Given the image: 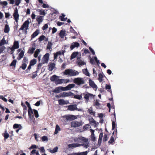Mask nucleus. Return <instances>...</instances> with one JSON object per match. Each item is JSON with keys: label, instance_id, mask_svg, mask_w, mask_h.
Masks as SVG:
<instances>
[{"label": "nucleus", "instance_id": "obj_1", "mask_svg": "<svg viewBox=\"0 0 155 155\" xmlns=\"http://www.w3.org/2000/svg\"><path fill=\"white\" fill-rule=\"evenodd\" d=\"M74 140L75 142L81 143L83 142V143L81 144V146H83L85 148H88L89 146V143L88 142V139L84 137L81 136L75 137L74 138Z\"/></svg>", "mask_w": 155, "mask_h": 155}, {"label": "nucleus", "instance_id": "obj_2", "mask_svg": "<svg viewBox=\"0 0 155 155\" xmlns=\"http://www.w3.org/2000/svg\"><path fill=\"white\" fill-rule=\"evenodd\" d=\"M79 74V72L78 71L73 69H66L64 72V74L65 75L71 77L78 75Z\"/></svg>", "mask_w": 155, "mask_h": 155}, {"label": "nucleus", "instance_id": "obj_3", "mask_svg": "<svg viewBox=\"0 0 155 155\" xmlns=\"http://www.w3.org/2000/svg\"><path fill=\"white\" fill-rule=\"evenodd\" d=\"M84 98L85 99V102L87 103L90 99H91L93 98L95 95L92 94L88 93V92H86L84 94Z\"/></svg>", "mask_w": 155, "mask_h": 155}, {"label": "nucleus", "instance_id": "obj_4", "mask_svg": "<svg viewBox=\"0 0 155 155\" xmlns=\"http://www.w3.org/2000/svg\"><path fill=\"white\" fill-rule=\"evenodd\" d=\"M29 119L30 121L29 123H35L33 118H34L33 112L31 108L28 109V110Z\"/></svg>", "mask_w": 155, "mask_h": 155}, {"label": "nucleus", "instance_id": "obj_5", "mask_svg": "<svg viewBox=\"0 0 155 155\" xmlns=\"http://www.w3.org/2000/svg\"><path fill=\"white\" fill-rule=\"evenodd\" d=\"M30 22L28 20H27L25 21L23 24L22 25L21 28L19 29V31L25 30L26 32L27 30L28 29L29 25Z\"/></svg>", "mask_w": 155, "mask_h": 155}, {"label": "nucleus", "instance_id": "obj_6", "mask_svg": "<svg viewBox=\"0 0 155 155\" xmlns=\"http://www.w3.org/2000/svg\"><path fill=\"white\" fill-rule=\"evenodd\" d=\"M73 81L74 83L79 85L84 84V79L81 78H75Z\"/></svg>", "mask_w": 155, "mask_h": 155}, {"label": "nucleus", "instance_id": "obj_7", "mask_svg": "<svg viewBox=\"0 0 155 155\" xmlns=\"http://www.w3.org/2000/svg\"><path fill=\"white\" fill-rule=\"evenodd\" d=\"M61 117L64 118L67 120H72L76 119L77 116L74 115H65Z\"/></svg>", "mask_w": 155, "mask_h": 155}, {"label": "nucleus", "instance_id": "obj_8", "mask_svg": "<svg viewBox=\"0 0 155 155\" xmlns=\"http://www.w3.org/2000/svg\"><path fill=\"white\" fill-rule=\"evenodd\" d=\"M13 16L16 22L18 23L19 19V15L18 13V10L17 8H15Z\"/></svg>", "mask_w": 155, "mask_h": 155}, {"label": "nucleus", "instance_id": "obj_9", "mask_svg": "<svg viewBox=\"0 0 155 155\" xmlns=\"http://www.w3.org/2000/svg\"><path fill=\"white\" fill-rule=\"evenodd\" d=\"M70 81L67 79H60L59 77L58 79L55 83L56 84H61L63 83H66L69 82Z\"/></svg>", "mask_w": 155, "mask_h": 155}, {"label": "nucleus", "instance_id": "obj_10", "mask_svg": "<svg viewBox=\"0 0 155 155\" xmlns=\"http://www.w3.org/2000/svg\"><path fill=\"white\" fill-rule=\"evenodd\" d=\"M49 53H46L43 57L42 60V63L43 64L48 62L49 59Z\"/></svg>", "mask_w": 155, "mask_h": 155}, {"label": "nucleus", "instance_id": "obj_11", "mask_svg": "<svg viewBox=\"0 0 155 155\" xmlns=\"http://www.w3.org/2000/svg\"><path fill=\"white\" fill-rule=\"evenodd\" d=\"M82 124L81 122L76 121H72L71 123V126L73 127H80Z\"/></svg>", "mask_w": 155, "mask_h": 155}, {"label": "nucleus", "instance_id": "obj_12", "mask_svg": "<svg viewBox=\"0 0 155 155\" xmlns=\"http://www.w3.org/2000/svg\"><path fill=\"white\" fill-rule=\"evenodd\" d=\"M81 54H80L79 56L77 57V63L79 66L83 65L85 64L84 61L81 59Z\"/></svg>", "mask_w": 155, "mask_h": 155}, {"label": "nucleus", "instance_id": "obj_13", "mask_svg": "<svg viewBox=\"0 0 155 155\" xmlns=\"http://www.w3.org/2000/svg\"><path fill=\"white\" fill-rule=\"evenodd\" d=\"M73 93L71 92H64L60 94L61 97L71 96L73 94Z\"/></svg>", "mask_w": 155, "mask_h": 155}, {"label": "nucleus", "instance_id": "obj_14", "mask_svg": "<svg viewBox=\"0 0 155 155\" xmlns=\"http://www.w3.org/2000/svg\"><path fill=\"white\" fill-rule=\"evenodd\" d=\"M65 91L64 87H56L53 91V92L58 93L61 92L62 91Z\"/></svg>", "mask_w": 155, "mask_h": 155}, {"label": "nucleus", "instance_id": "obj_15", "mask_svg": "<svg viewBox=\"0 0 155 155\" xmlns=\"http://www.w3.org/2000/svg\"><path fill=\"white\" fill-rule=\"evenodd\" d=\"M80 46V44L77 42H74L71 44L70 49L72 50L75 48H78Z\"/></svg>", "mask_w": 155, "mask_h": 155}, {"label": "nucleus", "instance_id": "obj_16", "mask_svg": "<svg viewBox=\"0 0 155 155\" xmlns=\"http://www.w3.org/2000/svg\"><path fill=\"white\" fill-rule=\"evenodd\" d=\"M68 107V110L71 111H74L77 109V106L75 104L69 105Z\"/></svg>", "mask_w": 155, "mask_h": 155}, {"label": "nucleus", "instance_id": "obj_17", "mask_svg": "<svg viewBox=\"0 0 155 155\" xmlns=\"http://www.w3.org/2000/svg\"><path fill=\"white\" fill-rule=\"evenodd\" d=\"M81 146V145L77 143L69 144L68 145V147L70 148H74L76 147H80Z\"/></svg>", "mask_w": 155, "mask_h": 155}, {"label": "nucleus", "instance_id": "obj_18", "mask_svg": "<svg viewBox=\"0 0 155 155\" xmlns=\"http://www.w3.org/2000/svg\"><path fill=\"white\" fill-rule=\"evenodd\" d=\"M80 54H81V53L78 52H73L71 55V59L72 60L73 59H74L76 57L77 58L78 56H79Z\"/></svg>", "mask_w": 155, "mask_h": 155}, {"label": "nucleus", "instance_id": "obj_19", "mask_svg": "<svg viewBox=\"0 0 155 155\" xmlns=\"http://www.w3.org/2000/svg\"><path fill=\"white\" fill-rule=\"evenodd\" d=\"M89 81L90 86L94 89L95 88L96 89L97 88V86L94 82L91 79H89Z\"/></svg>", "mask_w": 155, "mask_h": 155}, {"label": "nucleus", "instance_id": "obj_20", "mask_svg": "<svg viewBox=\"0 0 155 155\" xmlns=\"http://www.w3.org/2000/svg\"><path fill=\"white\" fill-rule=\"evenodd\" d=\"M43 16L40 15L38 16L36 18V21L38 25L40 24L43 21Z\"/></svg>", "mask_w": 155, "mask_h": 155}, {"label": "nucleus", "instance_id": "obj_21", "mask_svg": "<svg viewBox=\"0 0 155 155\" xmlns=\"http://www.w3.org/2000/svg\"><path fill=\"white\" fill-rule=\"evenodd\" d=\"M75 86L74 84H71L68 85L67 86L64 87L65 91H68L70 90L71 88H73Z\"/></svg>", "mask_w": 155, "mask_h": 155}, {"label": "nucleus", "instance_id": "obj_22", "mask_svg": "<svg viewBox=\"0 0 155 155\" xmlns=\"http://www.w3.org/2000/svg\"><path fill=\"white\" fill-rule=\"evenodd\" d=\"M87 151H86L82 152H78L71 153L69 155H87Z\"/></svg>", "mask_w": 155, "mask_h": 155}, {"label": "nucleus", "instance_id": "obj_23", "mask_svg": "<svg viewBox=\"0 0 155 155\" xmlns=\"http://www.w3.org/2000/svg\"><path fill=\"white\" fill-rule=\"evenodd\" d=\"M19 47V46L18 41H15L14 42V44L12 48L15 49L18 48Z\"/></svg>", "mask_w": 155, "mask_h": 155}, {"label": "nucleus", "instance_id": "obj_24", "mask_svg": "<svg viewBox=\"0 0 155 155\" xmlns=\"http://www.w3.org/2000/svg\"><path fill=\"white\" fill-rule=\"evenodd\" d=\"M10 30V28L8 24L5 25L4 29V32L5 33H8Z\"/></svg>", "mask_w": 155, "mask_h": 155}, {"label": "nucleus", "instance_id": "obj_25", "mask_svg": "<svg viewBox=\"0 0 155 155\" xmlns=\"http://www.w3.org/2000/svg\"><path fill=\"white\" fill-rule=\"evenodd\" d=\"M59 77L54 75L51 77L50 80L52 81H55L56 83Z\"/></svg>", "mask_w": 155, "mask_h": 155}, {"label": "nucleus", "instance_id": "obj_26", "mask_svg": "<svg viewBox=\"0 0 155 155\" xmlns=\"http://www.w3.org/2000/svg\"><path fill=\"white\" fill-rule=\"evenodd\" d=\"M66 31L65 30H61L59 34L60 37L62 38H63L65 36Z\"/></svg>", "mask_w": 155, "mask_h": 155}, {"label": "nucleus", "instance_id": "obj_27", "mask_svg": "<svg viewBox=\"0 0 155 155\" xmlns=\"http://www.w3.org/2000/svg\"><path fill=\"white\" fill-rule=\"evenodd\" d=\"M55 66V64L54 63H52L49 64L48 69L50 71H52Z\"/></svg>", "mask_w": 155, "mask_h": 155}, {"label": "nucleus", "instance_id": "obj_28", "mask_svg": "<svg viewBox=\"0 0 155 155\" xmlns=\"http://www.w3.org/2000/svg\"><path fill=\"white\" fill-rule=\"evenodd\" d=\"M58 147H55L53 149H48V150L51 153H53L57 152L58 151Z\"/></svg>", "mask_w": 155, "mask_h": 155}, {"label": "nucleus", "instance_id": "obj_29", "mask_svg": "<svg viewBox=\"0 0 155 155\" xmlns=\"http://www.w3.org/2000/svg\"><path fill=\"white\" fill-rule=\"evenodd\" d=\"M35 47H30L28 51V53L29 54H32L35 50Z\"/></svg>", "mask_w": 155, "mask_h": 155}, {"label": "nucleus", "instance_id": "obj_30", "mask_svg": "<svg viewBox=\"0 0 155 155\" xmlns=\"http://www.w3.org/2000/svg\"><path fill=\"white\" fill-rule=\"evenodd\" d=\"M39 32V30H37L31 35V39L34 38L35 37L37 36Z\"/></svg>", "mask_w": 155, "mask_h": 155}, {"label": "nucleus", "instance_id": "obj_31", "mask_svg": "<svg viewBox=\"0 0 155 155\" xmlns=\"http://www.w3.org/2000/svg\"><path fill=\"white\" fill-rule=\"evenodd\" d=\"M61 129L60 127L57 124L56 126L55 129L54 134H57L58 133V132Z\"/></svg>", "mask_w": 155, "mask_h": 155}, {"label": "nucleus", "instance_id": "obj_32", "mask_svg": "<svg viewBox=\"0 0 155 155\" xmlns=\"http://www.w3.org/2000/svg\"><path fill=\"white\" fill-rule=\"evenodd\" d=\"M24 54V52L22 51L19 54L17 59L18 60H21L23 57Z\"/></svg>", "mask_w": 155, "mask_h": 155}, {"label": "nucleus", "instance_id": "obj_33", "mask_svg": "<svg viewBox=\"0 0 155 155\" xmlns=\"http://www.w3.org/2000/svg\"><path fill=\"white\" fill-rule=\"evenodd\" d=\"M89 120L91 124L93 125L94 127L96 126V121L94 120L93 118H91L89 119Z\"/></svg>", "mask_w": 155, "mask_h": 155}, {"label": "nucleus", "instance_id": "obj_34", "mask_svg": "<svg viewBox=\"0 0 155 155\" xmlns=\"http://www.w3.org/2000/svg\"><path fill=\"white\" fill-rule=\"evenodd\" d=\"M88 111L89 114H90L91 115H94L95 114V112L93 110V108L92 107H90L88 109Z\"/></svg>", "mask_w": 155, "mask_h": 155}, {"label": "nucleus", "instance_id": "obj_35", "mask_svg": "<svg viewBox=\"0 0 155 155\" xmlns=\"http://www.w3.org/2000/svg\"><path fill=\"white\" fill-rule=\"evenodd\" d=\"M41 50L39 49H37L35 52L34 54V57L35 58L37 57L38 54L40 53Z\"/></svg>", "mask_w": 155, "mask_h": 155}, {"label": "nucleus", "instance_id": "obj_36", "mask_svg": "<svg viewBox=\"0 0 155 155\" xmlns=\"http://www.w3.org/2000/svg\"><path fill=\"white\" fill-rule=\"evenodd\" d=\"M83 73L87 76H89L90 74L87 71V69H83L82 70Z\"/></svg>", "mask_w": 155, "mask_h": 155}, {"label": "nucleus", "instance_id": "obj_37", "mask_svg": "<svg viewBox=\"0 0 155 155\" xmlns=\"http://www.w3.org/2000/svg\"><path fill=\"white\" fill-rule=\"evenodd\" d=\"M59 104L60 105H64L66 104V101L63 99H60L58 101Z\"/></svg>", "mask_w": 155, "mask_h": 155}, {"label": "nucleus", "instance_id": "obj_38", "mask_svg": "<svg viewBox=\"0 0 155 155\" xmlns=\"http://www.w3.org/2000/svg\"><path fill=\"white\" fill-rule=\"evenodd\" d=\"M6 43V41L5 39V38L4 37L1 40L0 42V46L3 45H5Z\"/></svg>", "mask_w": 155, "mask_h": 155}, {"label": "nucleus", "instance_id": "obj_39", "mask_svg": "<svg viewBox=\"0 0 155 155\" xmlns=\"http://www.w3.org/2000/svg\"><path fill=\"white\" fill-rule=\"evenodd\" d=\"M37 11L39 12V14L41 15H45L46 13L44 10L38 9Z\"/></svg>", "mask_w": 155, "mask_h": 155}, {"label": "nucleus", "instance_id": "obj_40", "mask_svg": "<svg viewBox=\"0 0 155 155\" xmlns=\"http://www.w3.org/2000/svg\"><path fill=\"white\" fill-rule=\"evenodd\" d=\"M105 88L106 90H108V91L112 92L111 89V86L110 85L106 84L105 86Z\"/></svg>", "mask_w": 155, "mask_h": 155}, {"label": "nucleus", "instance_id": "obj_41", "mask_svg": "<svg viewBox=\"0 0 155 155\" xmlns=\"http://www.w3.org/2000/svg\"><path fill=\"white\" fill-rule=\"evenodd\" d=\"M98 80L100 82H102L103 81V78L104 77L103 75L101 73H100L98 75Z\"/></svg>", "mask_w": 155, "mask_h": 155}, {"label": "nucleus", "instance_id": "obj_42", "mask_svg": "<svg viewBox=\"0 0 155 155\" xmlns=\"http://www.w3.org/2000/svg\"><path fill=\"white\" fill-rule=\"evenodd\" d=\"M36 60L35 59H33L30 61V64L31 65L33 66L36 64Z\"/></svg>", "mask_w": 155, "mask_h": 155}, {"label": "nucleus", "instance_id": "obj_43", "mask_svg": "<svg viewBox=\"0 0 155 155\" xmlns=\"http://www.w3.org/2000/svg\"><path fill=\"white\" fill-rule=\"evenodd\" d=\"M74 97L76 99L80 100L82 98V97L81 95H74Z\"/></svg>", "mask_w": 155, "mask_h": 155}, {"label": "nucleus", "instance_id": "obj_44", "mask_svg": "<svg viewBox=\"0 0 155 155\" xmlns=\"http://www.w3.org/2000/svg\"><path fill=\"white\" fill-rule=\"evenodd\" d=\"M52 45L53 44L51 42L49 41L47 45V49L49 50L51 48Z\"/></svg>", "mask_w": 155, "mask_h": 155}, {"label": "nucleus", "instance_id": "obj_45", "mask_svg": "<svg viewBox=\"0 0 155 155\" xmlns=\"http://www.w3.org/2000/svg\"><path fill=\"white\" fill-rule=\"evenodd\" d=\"M23 63H25L26 64H28V59L26 57H24L23 58V60L22 61Z\"/></svg>", "mask_w": 155, "mask_h": 155}, {"label": "nucleus", "instance_id": "obj_46", "mask_svg": "<svg viewBox=\"0 0 155 155\" xmlns=\"http://www.w3.org/2000/svg\"><path fill=\"white\" fill-rule=\"evenodd\" d=\"M41 140L43 141H47L48 140V139L47 137L44 136L42 137Z\"/></svg>", "mask_w": 155, "mask_h": 155}, {"label": "nucleus", "instance_id": "obj_47", "mask_svg": "<svg viewBox=\"0 0 155 155\" xmlns=\"http://www.w3.org/2000/svg\"><path fill=\"white\" fill-rule=\"evenodd\" d=\"M33 111L34 113L35 117L36 118H37L39 117V116L37 110H36L34 109L33 110Z\"/></svg>", "mask_w": 155, "mask_h": 155}, {"label": "nucleus", "instance_id": "obj_48", "mask_svg": "<svg viewBox=\"0 0 155 155\" xmlns=\"http://www.w3.org/2000/svg\"><path fill=\"white\" fill-rule=\"evenodd\" d=\"M17 61L16 60H14L10 64V66H15V67L16 63Z\"/></svg>", "mask_w": 155, "mask_h": 155}, {"label": "nucleus", "instance_id": "obj_49", "mask_svg": "<svg viewBox=\"0 0 155 155\" xmlns=\"http://www.w3.org/2000/svg\"><path fill=\"white\" fill-rule=\"evenodd\" d=\"M27 64H25V63H23L22 65L20 67V68H21L23 70H25L27 67Z\"/></svg>", "mask_w": 155, "mask_h": 155}, {"label": "nucleus", "instance_id": "obj_50", "mask_svg": "<svg viewBox=\"0 0 155 155\" xmlns=\"http://www.w3.org/2000/svg\"><path fill=\"white\" fill-rule=\"evenodd\" d=\"M112 130H114L116 127V124L115 121H112Z\"/></svg>", "mask_w": 155, "mask_h": 155}, {"label": "nucleus", "instance_id": "obj_51", "mask_svg": "<svg viewBox=\"0 0 155 155\" xmlns=\"http://www.w3.org/2000/svg\"><path fill=\"white\" fill-rule=\"evenodd\" d=\"M100 103L97 100H96L94 104V105L96 106L97 108H99L100 107Z\"/></svg>", "mask_w": 155, "mask_h": 155}, {"label": "nucleus", "instance_id": "obj_52", "mask_svg": "<svg viewBox=\"0 0 155 155\" xmlns=\"http://www.w3.org/2000/svg\"><path fill=\"white\" fill-rule=\"evenodd\" d=\"M8 3L7 1L0 2V4L4 6H6Z\"/></svg>", "mask_w": 155, "mask_h": 155}, {"label": "nucleus", "instance_id": "obj_53", "mask_svg": "<svg viewBox=\"0 0 155 155\" xmlns=\"http://www.w3.org/2000/svg\"><path fill=\"white\" fill-rule=\"evenodd\" d=\"M45 38V36L42 35L40 37L38 40L40 41H41L44 40Z\"/></svg>", "mask_w": 155, "mask_h": 155}, {"label": "nucleus", "instance_id": "obj_54", "mask_svg": "<svg viewBox=\"0 0 155 155\" xmlns=\"http://www.w3.org/2000/svg\"><path fill=\"white\" fill-rule=\"evenodd\" d=\"M5 48L4 46H0V54L3 52Z\"/></svg>", "mask_w": 155, "mask_h": 155}, {"label": "nucleus", "instance_id": "obj_55", "mask_svg": "<svg viewBox=\"0 0 155 155\" xmlns=\"http://www.w3.org/2000/svg\"><path fill=\"white\" fill-rule=\"evenodd\" d=\"M48 28V25L47 24H45L44 26L43 27L42 29L43 30H45Z\"/></svg>", "mask_w": 155, "mask_h": 155}, {"label": "nucleus", "instance_id": "obj_56", "mask_svg": "<svg viewBox=\"0 0 155 155\" xmlns=\"http://www.w3.org/2000/svg\"><path fill=\"white\" fill-rule=\"evenodd\" d=\"M91 137L92 141H94L96 140V137L94 136V134H91Z\"/></svg>", "mask_w": 155, "mask_h": 155}, {"label": "nucleus", "instance_id": "obj_57", "mask_svg": "<svg viewBox=\"0 0 155 155\" xmlns=\"http://www.w3.org/2000/svg\"><path fill=\"white\" fill-rule=\"evenodd\" d=\"M59 18L62 21H65L67 19V18H64V17H62V16H60L59 17Z\"/></svg>", "mask_w": 155, "mask_h": 155}, {"label": "nucleus", "instance_id": "obj_58", "mask_svg": "<svg viewBox=\"0 0 155 155\" xmlns=\"http://www.w3.org/2000/svg\"><path fill=\"white\" fill-rule=\"evenodd\" d=\"M89 49L91 52L92 53V54L93 55H94L95 54V52L92 49V48L91 47H89Z\"/></svg>", "mask_w": 155, "mask_h": 155}, {"label": "nucleus", "instance_id": "obj_59", "mask_svg": "<svg viewBox=\"0 0 155 155\" xmlns=\"http://www.w3.org/2000/svg\"><path fill=\"white\" fill-rule=\"evenodd\" d=\"M0 99H2L5 102H6L7 101V100L6 98L4 97L2 95H0Z\"/></svg>", "mask_w": 155, "mask_h": 155}, {"label": "nucleus", "instance_id": "obj_60", "mask_svg": "<svg viewBox=\"0 0 155 155\" xmlns=\"http://www.w3.org/2000/svg\"><path fill=\"white\" fill-rule=\"evenodd\" d=\"M90 125L88 124H87L83 127V129L84 130H87L89 127Z\"/></svg>", "mask_w": 155, "mask_h": 155}, {"label": "nucleus", "instance_id": "obj_61", "mask_svg": "<svg viewBox=\"0 0 155 155\" xmlns=\"http://www.w3.org/2000/svg\"><path fill=\"white\" fill-rule=\"evenodd\" d=\"M58 55H60L62 54H63L64 53V52L63 51H59L56 53Z\"/></svg>", "mask_w": 155, "mask_h": 155}, {"label": "nucleus", "instance_id": "obj_62", "mask_svg": "<svg viewBox=\"0 0 155 155\" xmlns=\"http://www.w3.org/2000/svg\"><path fill=\"white\" fill-rule=\"evenodd\" d=\"M21 125L18 124H14L13 125V128H17L19 127V126H20Z\"/></svg>", "mask_w": 155, "mask_h": 155}, {"label": "nucleus", "instance_id": "obj_63", "mask_svg": "<svg viewBox=\"0 0 155 155\" xmlns=\"http://www.w3.org/2000/svg\"><path fill=\"white\" fill-rule=\"evenodd\" d=\"M5 17L6 18H9L10 16V14L8 12H5Z\"/></svg>", "mask_w": 155, "mask_h": 155}, {"label": "nucleus", "instance_id": "obj_64", "mask_svg": "<svg viewBox=\"0 0 155 155\" xmlns=\"http://www.w3.org/2000/svg\"><path fill=\"white\" fill-rule=\"evenodd\" d=\"M36 151L35 150H33L31 152V155H35Z\"/></svg>", "mask_w": 155, "mask_h": 155}]
</instances>
